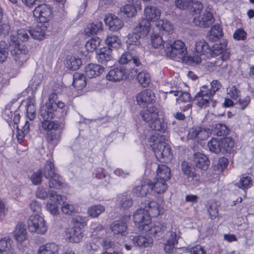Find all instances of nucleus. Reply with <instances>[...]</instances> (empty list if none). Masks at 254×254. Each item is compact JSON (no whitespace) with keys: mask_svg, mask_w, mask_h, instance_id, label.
Wrapping results in <instances>:
<instances>
[{"mask_svg":"<svg viewBox=\"0 0 254 254\" xmlns=\"http://www.w3.org/2000/svg\"><path fill=\"white\" fill-rule=\"evenodd\" d=\"M104 71V67L99 64H90L85 67L84 72L89 78L99 76Z\"/></svg>","mask_w":254,"mask_h":254,"instance_id":"6ab92c4d","label":"nucleus"},{"mask_svg":"<svg viewBox=\"0 0 254 254\" xmlns=\"http://www.w3.org/2000/svg\"><path fill=\"white\" fill-rule=\"evenodd\" d=\"M143 37L137 32H135L134 30L132 33H129L127 35L128 39L127 43L131 46V45L139 46L140 44V39Z\"/></svg>","mask_w":254,"mask_h":254,"instance_id":"603ef678","label":"nucleus"},{"mask_svg":"<svg viewBox=\"0 0 254 254\" xmlns=\"http://www.w3.org/2000/svg\"><path fill=\"white\" fill-rule=\"evenodd\" d=\"M181 169L184 174L187 176L188 178L195 173L194 168L191 166V164L185 161L182 162Z\"/></svg>","mask_w":254,"mask_h":254,"instance_id":"052dcab7","label":"nucleus"},{"mask_svg":"<svg viewBox=\"0 0 254 254\" xmlns=\"http://www.w3.org/2000/svg\"><path fill=\"white\" fill-rule=\"evenodd\" d=\"M126 73L124 67L120 66L111 69L106 75L107 79L113 82L120 81L123 80Z\"/></svg>","mask_w":254,"mask_h":254,"instance_id":"2eb2a0df","label":"nucleus"},{"mask_svg":"<svg viewBox=\"0 0 254 254\" xmlns=\"http://www.w3.org/2000/svg\"><path fill=\"white\" fill-rule=\"evenodd\" d=\"M49 196L51 201L55 203L62 204V202L66 199V197L64 195H59L54 190H49Z\"/></svg>","mask_w":254,"mask_h":254,"instance_id":"0e129e2a","label":"nucleus"},{"mask_svg":"<svg viewBox=\"0 0 254 254\" xmlns=\"http://www.w3.org/2000/svg\"><path fill=\"white\" fill-rule=\"evenodd\" d=\"M151 42L154 48H163L164 51L165 44L169 43L168 41H164L162 37L157 33H154L151 36Z\"/></svg>","mask_w":254,"mask_h":254,"instance_id":"c03bdc74","label":"nucleus"},{"mask_svg":"<svg viewBox=\"0 0 254 254\" xmlns=\"http://www.w3.org/2000/svg\"><path fill=\"white\" fill-rule=\"evenodd\" d=\"M49 179V187L51 189H61L63 187V179L58 174L50 177Z\"/></svg>","mask_w":254,"mask_h":254,"instance_id":"37998d69","label":"nucleus"},{"mask_svg":"<svg viewBox=\"0 0 254 254\" xmlns=\"http://www.w3.org/2000/svg\"><path fill=\"white\" fill-rule=\"evenodd\" d=\"M150 147L153 151L156 157L158 160L164 159L171 156V149L165 142H161L155 135H152L149 138Z\"/></svg>","mask_w":254,"mask_h":254,"instance_id":"20e7f679","label":"nucleus"},{"mask_svg":"<svg viewBox=\"0 0 254 254\" xmlns=\"http://www.w3.org/2000/svg\"><path fill=\"white\" fill-rule=\"evenodd\" d=\"M193 22L199 27L207 28L214 22V18L211 12L205 10L202 15L195 16L193 18Z\"/></svg>","mask_w":254,"mask_h":254,"instance_id":"f8f14e48","label":"nucleus"},{"mask_svg":"<svg viewBox=\"0 0 254 254\" xmlns=\"http://www.w3.org/2000/svg\"><path fill=\"white\" fill-rule=\"evenodd\" d=\"M151 184L152 191L158 194L164 193L167 189V185L164 180L157 178V181L155 183L151 182Z\"/></svg>","mask_w":254,"mask_h":254,"instance_id":"4c0bfd02","label":"nucleus"},{"mask_svg":"<svg viewBox=\"0 0 254 254\" xmlns=\"http://www.w3.org/2000/svg\"><path fill=\"white\" fill-rule=\"evenodd\" d=\"M141 207L146 210L148 214L153 217H156L160 215L161 210L158 203L155 201L145 200L141 203Z\"/></svg>","mask_w":254,"mask_h":254,"instance_id":"dca6fc26","label":"nucleus"},{"mask_svg":"<svg viewBox=\"0 0 254 254\" xmlns=\"http://www.w3.org/2000/svg\"><path fill=\"white\" fill-rule=\"evenodd\" d=\"M73 85L78 89L83 88L86 85V77L81 73L75 72L73 75Z\"/></svg>","mask_w":254,"mask_h":254,"instance_id":"c9c22d12","label":"nucleus"},{"mask_svg":"<svg viewBox=\"0 0 254 254\" xmlns=\"http://www.w3.org/2000/svg\"><path fill=\"white\" fill-rule=\"evenodd\" d=\"M132 244L139 247H150L153 244V240L151 238L145 237L143 236H136L131 239Z\"/></svg>","mask_w":254,"mask_h":254,"instance_id":"72a5a7b5","label":"nucleus"},{"mask_svg":"<svg viewBox=\"0 0 254 254\" xmlns=\"http://www.w3.org/2000/svg\"><path fill=\"white\" fill-rule=\"evenodd\" d=\"M64 129H44L48 131L47 136L48 142L53 146H56L61 139L62 131Z\"/></svg>","mask_w":254,"mask_h":254,"instance_id":"393cba45","label":"nucleus"},{"mask_svg":"<svg viewBox=\"0 0 254 254\" xmlns=\"http://www.w3.org/2000/svg\"><path fill=\"white\" fill-rule=\"evenodd\" d=\"M214 132L217 136H224L228 134V129L225 125L217 124L215 127Z\"/></svg>","mask_w":254,"mask_h":254,"instance_id":"338daca9","label":"nucleus"},{"mask_svg":"<svg viewBox=\"0 0 254 254\" xmlns=\"http://www.w3.org/2000/svg\"><path fill=\"white\" fill-rule=\"evenodd\" d=\"M82 64V62L78 57L72 56L66 61V65L69 69L75 70L79 68Z\"/></svg>","mask_w":254,"mask_h":254,"instance_id":"5fc2aeb1","label":"nucleus"},{"mask_svg":"<svg viewBox=\"0 0 254 254\" xmlns=\"http://www.w3.org/2000/svg\"><path fill=\"white\" fill-rule=\"evenodd\" d=\"M149 126L153 130L159 131L161 132H164L167 129V124L163 119L158 118V117L153 121L150 122Z\"/></svg>","mask_w":254,"mask_h":254,"instance_id":"ea45409f","label":"nucleus"},{"mask_svg":"<svg viewBox=\"0 0 254 254\" xmlns=\"http://www.w3.org/2000/svg\"><path fill=\"white\" fill-rule=\"evenodd\" d=\"M43 176L46 179H49L50 177L54 175L55 173L53 163L50 161H47L44 166L43 170H42Z\"/></svg>","mask_w":254,"mask_h":254,"instance_id":"864d4df0","label":"nucleus"},{"mask_svg":"<svg viewBox=\"0 0 254 254\" xmlns=\"http://www.w3.org/2000/svg\"><path fill=\"white\" fill-rule=\"evenodd\" d=\"M35 100L34 99L31 98H28L27 102V117L30 120H33L36 117L35 112Z\"/></svg>","mask_w":254,"mask_h":254,"instance_id":"a18cd8bd","label":"nucleus"},{"mask_svg":"<svg viewBox=\"0 0 254 254\" xmlns=\"http://www.w3.org/2000/svg\"><path fill=\"white\" fill-rule=\"evenodd\" d=\"M168 237V238H165L164 240L166 242L164 243V250L165 252L168 254L173 253L175 249V246L178 244V239L179 236L177 235L176 232L175 231V235Z\"/></svg>","mask_w":254,"mask_h":254,"instance_id":"2f4dec72","label":"nucleus"},{"mask_svg":"<svg viewBox=\"0 0 254 254\" xmlns=\"http://www.w3.org/2000/svg\"><path fill=\"white\" fill-rule=\"evenodd\" d=\"M207 146L212 152L216 154L221 152V139L213 138L208 142Z\"/></svg>","mask_w":254,"mask_h":254,"instance_id":"6e6d98bb","label":"nucleus"},{"mask_svg":"<svg viewBox=\"0 0 254 254\" xmlns=\"http://www.w3.org/2000/svg\"><path fill=\"white\" fill-rule=\"evenodd\" d=\"M209 129L201 127H195L189 130L188 138L190 139H196L197 141L205 140L209 135Z\"/></svg>","mask_w":254,"mask_h":254,"instance_id":"ddd939ff","label":"nucleus"},{"mask_svg":"<svg viewBox=\"0 0 254 254\" xmlns=\"http://www.w3.org/2000/svg\"><path fill=\"white\" fill-rule=\"evenodd\" d=\"M43 79V75L42 74H37L32 77L29 85L32 89L36 90L38 87L41 84Z\"/></svg>","mask_w":254,"mask_h":254,"instance_id":"774afa93","label":"nucleus"},{"mask_svg":"<svg viewBox=\"0 0 254 254\" xmlns=\"http://www.w3.org/2000/svg\"><path fill=\"white\" fill-rule=\"evenodd\" d=\"M64 107V103L57 104L55 102H47L41 107L40 115L43 119L41 122V127L43 129H61L64 128V124L62 122L52 121L55 117L61 119L66 115Z\"/></svg>","mask_w":254,"mask_h":254,"instance_id":"f257e3e1","label":"nucleus"},{"mask_svg":"<svg viewBox=\"0 0 254 254\" xmlns=\"http://www.w3.org/2000/svg\"><path fill=\"white\" fill-rule=\"evenodd\" d=\"M30 232L39 234H44L47 231V227L44 218L38 214L32 215L27 222Z\"/></svg>","mask_w":254,"mask_h":254,"instance_id":"0eeeda50","label":"nucleus"},{"mask_svg":"<svg viewBox=\"0 0 254 254\" xmlns=\"http://www.w3.org/2000/svg\"><path fill=\"white\" fill-rule=\"evenodd\" d=\"M102 23L96 21L89 24L85 29V32L87 35L97 34L102 30Z\"/></svg>","mask_w":254,"mask_h":254,"instance_id":"49530a36","label":"nucleus"},{"mask_svg":"<svg viewBox=\"0 0 254 254\" xmlns=\"http://www.w3.org/2000/svg\"><path fill=\"white\" fill-rule=\"evenodd\" d=\"M110 228L115 235L125 236L127 234V225L124 220L114 221L111 224Z\"/></svg>","mask_w":254,"mask_h":254,"instance_id":"412c9836","label":"nucleus"},{"mask_svg":"<svg viewBox=\"0 0 254 254\" xmlns=\"http://www.w3.org/2000/svg\"><path fill=\"white\" fill-rule=\"evenodd\" d=\"M119 62L121 64H133L136 66L141 64V62L137 56H133L130 52L124 53L121 56Z\"/></svg>","mask_w":254,"mask_h":254,"instance_id":"c85d7f7f","label":"nucleus"},{"mask_svg":"<svg viewBox=\"0 0 254 254\" xmlns=\"http://www.w3.org/2000/svg\"><path fill=\"white\" fill-rule=\"evenodd\" d=\"M66 236L67 239L72 243H78L83 238L82 230L80 228H69L66 230Z\"/></svg>","mask_w":254,"mask_h":254,"instance_id":"4be33fe9","label":"nucleus"},{"mask_svg":"<svg viewBox=\"0 0 254 254\" xmlns=\"http://www.w3.org/2000/svg\"><path fill=\"white\" fill-rule=\"evenodd\" d=\"M171 171L167 166L165 165H158L157 170V178L160 180H164L165 182L170 179Z\"/></svg>","mask_w":254,"mask_h":254,"instance_id":"e433bc0d","label":"nucleus"},{"mask_svg":"<svg viewBox=\"0 0 254 254\" xmlns=\"http://www.w3.org/2000/svg\"><path fill=\"white\" fill-rule=\"evenodd\" d=\"M8 56V50L5 42L0 41V63L4 62Z\"/></svg>","mask_w":254,"mask_h":254,"instance_id":"680f3d73","label":"nucleus"},{"mask_svg":"<svg viewBox=\"0 0 254 254\" xmlns=\"http://www.w3.org/2000/svg\"><path fill=\"white\" fill-rule=\"evenodd\" d=\"M59 247L54 243H46L39 248L37 254H59Z\"/></svg>","mask_w":254,"mask_h":254,"instance_id":"bb28decb","label":"nucleus"},{"mask_svg":"<svg viewBox=\"0 0 254 254\" xmlns=\"http://www.w3.org/2000/svg\"><path fill=\"white\" fill-rule=\"evenodd\" d=\"M221 87L218 80H214L211 82V88H208L206 85L201 87L200 91L195 95L193 100L196 101L197 106L201 108H206L212 101V97Z\"/></svg>","mask_w":254,"mask_h":254,"instance_id":"f03ea898","label":"nucleus"},{"mask_svg":"<svg viewBox=\"0 0 254 254\" xmlns=\"http://www.w3.org/2000/svg\"><path fill=\"white\" fill-rule=\"evenodd\" d=\"M235 143L230 137L221 139V152L223 153H230L234 151Z\"/></svg>","mask_w":254,"mask_h":254,"instance_id":"473e14b6","label":"nucleus"},{"mask_svg":"<svg viewBox=\"0 0 254 254\" xmlns=\"http://www.w3.org/2000/svg\"><path fill=\"white\" fill-rule=\"evenodd\" d=\"M156 27L159 31H162L170 33L173 29V25L171 22L167 20L160 19L155 23Z\"/></svg>","mask_w":254,"mask_h":254,"instance_id":"58836bf2","label":"nucleus"},{"mask_svg":"<svg viewBox=\"0 0 254 254\" xmlns=\"http://www.w3.org/2000/svg\"><path fill=\"white\" fill-rule=\"evenodd\" d=\"M10 53L18 66L21 67L28 59V50L24 45H16L10 50Z\"/></svg>","mask_w":254,"mask_h":254,"instance_id":"1a4fd4ad","label":"nucleus"},{"mask_svg":"<svg viewBox=\"0 0 254 254\" xmlns=\"http://www.w3.org/2000/svg\"><path fill=\"white\" fill-rule=\"evenodd\" d=\"M101 42V39L98 37H94L89 40L85 44V48L89 52H93L98 46Z\"/></svg>","mask_w":254,"mask_h":254,"instance_id":"8fccbe9b","label":"nucleus"},{"mask_svg":"<svg viewBox=\"0 0 254 254\" xmlns=\"http://www.w3.org/2000/svg\"><path fill=\"white\" fill-rule=\"evenodd\" d=\"M99 245H101L100 239L93 238L90 242L86 244V248L89 252H93L99 248Z\"/></svg>","mask_w":254,"mask_h":254,"instance_id":"e2e57ef3","label":"nucleus"},{"mask_svg":"<svg viewBox=\"0 0 254 254\" xmlns=\"http://www.w3.org/2000/svg\"><path fill=\"white\" fill-rule=\"evenodd\" d=\"M148 232L150 235L153 236L158 239L168 238L175 235V231L171 230L169 228H167L165 225L160 223H157L154 225L151 223L149 225L148 231H144Z\"/></svg>","mask_w":254,"mask_h":254,"instance_id":"6e6552de","label":"nucleus"},{"mask_svg":"<svg viewBox=\"0 0 254 254\" xmlns=\"http://www.w3.org/2000/svg\"><path fill=\"white\" fill-rule=\"evenodd\" d=\"M227 43L226 41L216 43L212 48H210L211 52L209 53L211 56H217L221 55L223 56L225 53H229L227 49Z\"/></svg>","mask_w":254,"mask_h":254,"instance_id":"7c9ffc66","label":"nucleus"},{"mask_svg":"<svg viewBox=\"0 0 254 254\" xmlns=\"http://www.w3.org/2000/svg\"><path fill=\"white\" fill-rule=\"evenodd\" d=\"M135 226L141 231H148L151 224V216L148 211L141 207L137 209L133 215Z\"/></svg>","mask_w":254,"mask_h":254,"instance_id":"39448f33","label":"nucleus"},{"mask_svg":"<svg viewBox=\"0 0 254 254\" xmlns=\"http://www.w3.org/2000/svg\"><path fill=\"white\" fill-rule=\"evenodd\" d=\"M106 25H108L111 31H117L119 30L124 25L123 21L116 16L110 14L104 19Z\"/></svg>","mask_w":254,"mask_h":254,"instance_id":"a211bd4d","label":"nucleus"},{"mask_svg":"<svg viewBox=\"0 0 254 254\" xmlns=\"http://www.w3.org/2000/svg\"><path fill=\"white\" fill-rule=\"evenodd\" d=\"M44 28H45L44 27V28L42 29L37 28L35 29L30 30L29 34L33 39L42 40L45 35Z\"/></svg>","mask_w":254,"mask_h":254,"instance_id":"69168bd1","label":"nucleus"},{"mask_svg":"<svg viewBox=\"0 0 254 254\" xmlns=\"http://www.w3.org/2000/svg\"><path fill=\"white\" fill-rule=\"evenodd\" d=\"M150 27V22L148 21L147 19L143 18L133 30L144 37L148 33Z\"/></svg>","mask_w":254,"mask_h":254,"instance_id":"f704fd0d","label":"nucleus"},{"mask_svg":"<svg viewBox=\"0 0 254 254\" xmlns=\"http://www.w3.org/2000/svg\"><path fill=\"white\" fill-rule=\"evenodd\" d=\"M171 83H166L164 85V90L163 91L164 93L168 95L170 97L178 96L179 97L176 98L177 102L180 101L183 102H188L191 101V98L189 93L187 92H182L181 91L176 90L175 89L176 87L171 86Z\"/></svg>","mask_w":254,"mask_h":254,"instance_id":"9d476101","label":"nucleus"},{"mask_svg":"<svg viewBox=\"0 0 254 254\" xmlns=\"http://www.w3.org/2000/svg\"><path fill=\"white\" fill-rule=\"evenodd\" d=\"M159 109L156 106H151L141 111L140 115L143 120L149 124L158 117Z\"/></svg>","mask_w":254,"mask_h":254,"instance_id":"f3484780","label":"nucleus"},{"mask_svg":"<svg viewBox=\"0 0 254 254\" xmlns=\"http://www.w3.org/2000/svg\"><path fill=\"white\" fill-rule=\"evenodd\" d=\"M13 235L15 240L19 243H21L28 238L26 229L22 223L16 225L15 230L13 232Z\"/></svg>","mask_w":254,"mask_h":254,"instance_id":"cd10ccee","label":"nucleus"},{"mask_svg":"<svg viewBox=\"0 0 254 254\" xmlns=\"http://www.w3.org/2000/svg\"><path fill=\"white\" fill-rule=\"evenodd\" d=\"M105 42L106 44L108 46V48H119L122 44L121 40L117 36L113 34L108 35Z\"/></svg>","mask_w":254,"mask_h":254,"instance_id":"79ce46f5","label":"nucleus"},{"mask_svg":"<svg viewBox=\"0 0 254 254\" xmlns=\"http://www.w3.org/2000/svg\"><path fill=\"white\" fill-rule=\"evenodd\" d=\"M87 218L80 215L75 216L72 218V227L80 228L81 230L85 227L87 223Z\"/></svg>","mask_w":254,"mask_h":254,"instance_id":"13d9d810","label":"nucleus"},{"mask_svg":"<svg viewBox=\"0 0 254 254\" xmlns=\"http://www.w3.org/2000/svg\"><path fill=\"white\" fill-rule=\"evenodd\" d=\"M230 53H225L223 56H221L215 61L214 64L215 67H217L219 69L224 70L227 68V60L229 59Z\"/></svg>","mask_w":254,"mask_h":254,"instance_id":"de8ad7c7","label":"nucleus"},{"mask_svg":"<svg viewBox=\"0 0 254 254\" xmlns=\"http://www.w3.org/2000/svg\"><path fill=\"white\" fill-rule=\"evenodd\" d=\"M105 211V207L100 204L94 205L88 208L87 213L92 217H97Z\"/></svg>","mask_w":254,"mask_h":254,"instance_id":"4d7b16f0","label":"nucleus"},{"mask_svg":"<svg viewBox=\"0 0 254 254\" xmlns=\"http://www.w3.org/2000/svg\"><path fill=\"white\" fill-rule=\"evenodd\" d=\"M137 104L142 107H145L148 104H153L155 102L156 97L150 89H144L136 95Z\"/></svg>","mask_w":254,"mask_h":254,"instance_id":"9b49d317","label":"nucleus"},{"mask_svg":"<svg viewBox=\"0 0 254 254\" xmlns=\"http://www.w3.org/2000/svg\"><path fill=\"white\" fill-rule=\"evenodd\" d=\"M164 47V53L167 56L178 61L180 60H185L187 54V48L182 41L177 40L173 43H167Z\"/></svg>","mask_w":254,"mask_h":254,"instance_id":"7ed1b4c3","label":"nucleus"},{"mask_svg":"<svg viewBox=\"0 0 254 254\" xmlns=\"http://www.w3.org/2000/svg\"><path fill=\"white\" fill-rule=\"evenodd\" d=\"M12 241L8 236L0 240V254H15L11 246Z\"/></svg>","mask_w":254,"mask_h":254,"instance_id":"a878e982","label":"nucleus"},{"mask_svg":"<svg viewBox=\"0 0 254 254\" xmlns=\"http://www.w3.org/2000/svg\"><path fill=\"white\" fill-rule=\"evenodd\" d=\"M152 191L150 181H146L137 186L132 190L133 193L137 196L143 197Z\"/></svg>","mask_w":254,"mask_h":254,"instance_id":"aec40b11","label":"nucleus"},{"mask_svg":"<svg viewBox=\"0 0 254 254\" xmlns=\"http://www.w3.org/2000/svg\"><path fill=\"white\" fill-rule=\"evenodd\" d=\"M96 58L99 63L106 64L113 59L112 50L107 47L101 48L97 53Z\"/></svg>","mask_w":254,"mask_h":254,"instance_id":"b1692460","label":"nucleus"},{"mask_svg":"<svg viewBox=\"0 0 254 254\" xmlns=\"http://www.w3.org/2000/svg\"><path fill=\"white\" fill-rule=\"evenodd\" d=\"M193 163L197 168L204 171L208 169L210 164V161L208 157L200 152L194 154Z\"/></svg>","mask_w":254,"mask_h":254,"instance_id":"4468645a","label":"nucleus"},{"mask_svg":"<svg viewBox=\"0 0 254 254\" xmlns=\"http://www.w3.org/2000/svg\"><path fill=\"white\" fill-rule=\"evenodd\" d=\"M252 178L250 176H243L240 178V181L236 184V185L244 190L246 193V190L250 188L252 186Z\"/></svg>","mask_w":254,"mask_h":254,"instance_id":"3c124183","label":"nucleus"},{"mask_svg":"<svg viewBox=\"0 0 254 254\" xmlns=\"http://www.w3.org/2000/svg\"><path fill=\"white\" fill-rule=\"evenodd\" d=\"M146 19L148 21H156L159 20L161 15V11L159 8L155 6L148 5L145 7L144 10Z\"/></svg>","mask_w":254,"mask_h":254,"instance_id":"5701e85b","label":"nucleus"},{"mask_svg":"<svg viewBox=\"0 0 254 254\" xmlns=\"http://www.w3.org/2000/svg\"><path fill=\"white\" fill-rule=\"evenodd\" d=\"M218 204L215 200L210 201L208 203L207 211L211 219H215L218 216Z\"/></svg>","mask_w":254,"mask_h":254,"instance_id":"09e8293b","label":"nucleus"},{"mask_svg":"<svg viewBox=\"0 0 254 254\" xmlns=\"http://www.w3.org/2000/svg\"><path fill=\"white\" fill-rule=\"evenodd\" d=\"M33 16L35 19L39 22L41 25L39 27H43V25L46 28L45 24L50 19L52 13L51 7L46 4L43 3L38 5L33 11Z\"/></svg>","mask_w":254,"mask_h":254,"instance_id":"423d86ee","label":"nucleus"},{"mask_svg":"<svg viewBox=\"0 0 254 254\" xmlns=\"http://www.w3.org/2000/svg\"><path fill=\"white\" fill-rule=\"evenodd\" d=\"M91 227V229L93 230L92 236L93 238L100 239L106 235V230L102 225L99 223H93Z\"/></svg>","mask_w":254,"mask_h":254,"instance_id":"a19ab883","label":"nucleus"},{"mask_svg":"<svg viewBox=\"0 0 254 254\" xmlns=\"http://www.w3.org/2000/svg\"><path fill=\"white\" fill-rule=\"evenodd\" d=\"M194 51L199 55H205L211 52L210 47L204 40H199L195 42Z\"/></svg>","mask_w":254,"mask_h":254,"instance_id":"c756f323","label":"nucleus"},{"mask_svg":"<svg viewBox=\"0 0 254 254\" xmlns=\"http://www.w3.org/2000/svg\"><path fill=\"white\" fill-rule=\"evenodd\" d=\"M138 82L143 87H146L150 82V75L144 71L140 72L137 76Z\"/></svg>","mask_w":254,"mask_h":254,"instance_id":"bf43d9fd","label":"nucleus"}]
</instances>
